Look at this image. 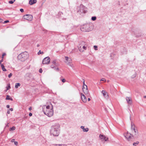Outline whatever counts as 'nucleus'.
<instances>
[{"label": "nucleus", "mask_w": 146, "mask_h": 146, "mask_svg": "<svg viewBox=\"0 0 146 146\" xmlns=\"http://www.w3.org/2000/svg\"><path fill=\"white\" fill-rule=\"evenodd\" d=\"M60 125L55 124L52 126L50 130V134L54 136H58L60 133Z\"/></svg>", "instance_id": "nucleus-1"}, {"label": "nucleus", "mask_w": 146, "mask_h": 146, "mask_svg": "<svg viewBox=\"0 0 146 146\" xmlns=\"http://www.w3.org/2000/svg\"><path fill=\"white\" fill-rule=\"evenodd\" d=\"M28 54L26 52L22 53L18 55V59L21 61H24L28 57Z\"/></svg>", "instance_id": "nucleus-2"}, {"label": "nucleus", "mask_w": 146, "mask_h": 146, "mask_svg": "<svg viewBox=\"0 0 146 146\" xmlns=\"http://www.w3.org/2000/svg\"><path fill=\"white\" fill-rule=\"evenodd\" d=\"M86 8L82 5H80L78 8L77 12L82 15L86 13Z\"/></svg>", "instance_id": "nucleus-3"}, {"label": "nucleus", "mask_w": 146, "mask_h": 146, "mask_svg": "<svg viewBox=\"0 0 146 146\" xmlns=\"http://www.w3.org/2000/svg\"><path fill=\"white\" fill-rule=\"evenodd\" d=\"M44 113L45 115H47L48 117H50L53 114V109L48 110H44Z\"/></svg>", "instance_id": "nucleus-4"}, {"label": "nucleus", "mask_w": 146, "mask_h": 146, "mask_svg": "<svg viewBox=\"0 0 146 146\" xmlns=\"http://www.w3.org/2000/svg\"><path fill=\"white\" fill-rule=\"evenodd\" d=\"M43 111L44 112V110H48L51 109H53V106L50 103L49 105L47 106H42Z\"/></svg>", "instance_id": "nucleus-5"}, {"label": "nucleus", "mask_w": 146, "mask_h": 146, "mask_svg": "<svg viewBox=\"0 0 146 146\" xmlns=\"http://www.w3.org/2000/svg\"><path fill=\"white\" fill-rule=\"evenodd\" d=\"M124 135L126 139H127V140L129 141H132V137H131V135H132L130 133H128V132L125 133L124 134Z\"/></svg>", "instance_id": "nucleus-6"}, {"label": "nucleus", "mask_w": 146, "mask_h": 146, "mask_svg": "<svg viewBox=\"0 0 146 146\" xmlns=\"http://www.w3.org/2000/svg\"><path fill=\"white\" fill-rule=\"evenodd\" d=\"M50 59L49 57H45L43 60L42 64H49L50 63Z\"/></svg>", "instance_id": "nucleus-7"}, {"label": "nucleus", "mask_w": 146, "mask_h": 146, "mask_svg": "<svg viewBox=\"0 0 146 146\" xmlns=\"http://www.w3.org/2000/svg\"><path fill=\"white\" fill-rule=\"evenodd\" d=\"M33 16L30 14H27L23 16V18L28 21H31L33 19Z\"/></svg>", "instance_id": "nucleus-8"}, {"label": "nucleus", "mask_w": 146, "mask_h": 146, "mask_svg": "<svg viewBox=\"0 0 146 146\" xmlns=\"http://www.w3.org/2000/svg\"><path fill=\"white\" fill-rule=\"evenodd\" d=\"M132 136L134 137L135 138H137L138 137V133L137 129H136L132 131Z\"/></svg>", "instance_id": "nucleus-9"}, {"label": "nucleus", "mask_w": 146, "mask_h": 146, "mask_svg": "<svg viewBox=\"0 0 146 146\" xmlns=\"http://www.w3.org/2000/svg\"><path fill=\"white\" fill-rule=\"evenodd\" d=\"M99 137L102 141H108V138L103 135L100 134L99 135Z\"/></svg>", "instance_id": "nucleus-10"}, {"label": "nucleus", "mask_w": 146, "mask_h": 146, "mask_svg": "<svg viewBox=\"0 0 146 146\" xmlns=\"http://www.w3.org/2000/svg\"><path fill=\"white\" fill-rule=\"evenodd\" d=\"M81 98L82 101L84 103L86 102L87 101V99L85 96L82 93H81Z\"/></svg>", "instance_id": "nucleus-11"}, {"label": "nucleus", "mask_w": 146, "mask_h": 146, "mask_svg": "<svg viewBox=\"0 0 146 146\" xmlns=\"http://www.w3.org/2000/svg\"><path fill=\"white\" fill-rule=\"evenodd\" d=\"M88 25L86 26H84L83 27H81L80 28V29L82 31L84 32L89 31V30L88 29H85L86 28L88 27Z\"/></svg>", "instance_id": "nucleus-12"}, {"label": "nucleus", "mask_w": 146, "mask_h": 146, "mask_svg": "<svg viewBox=\"0 0 146 146\" xmlns=\"http://www.w3.org/2000/svg\"><path fill=\"white\" fill-rule=\"evenodd\" d=\"M65 60L66 61V63H70L71 62V58L67 56H65Z\"/></svg>", "instance_id": "nucleus-13"}, {"label": "nucleus", "mask_w": 146, "mask_h": 146, "mask_svg": "<svg viewBox=\"0 0 146 146\" xmlns=\"http://www.w3.org/2000/svg\"><path fill=\"white\" fill-rule=\"evenodd\" d=\"M86 89H83V91L84 94H87L88 93V89L87 86H85Z\"/></svg>", "instance_id": "nucleus-14"}, {"label": "nucleus", "mask_w": 146, "mask_h": 146, "mask_svg": "<svg viewBox=\"0 0 146 146\" xmlns=\"http://www.w3.org/2000/svg\"><path fill=\"white\" fill-rule=\"evenodd\" d=\"M126 100L129 104H131L132 102L131 99L130 98L127 97L126 98Z\"/></svg>", "instance_id": "nucleus-15"}, {"label": "nucleus", "mask_w": 146, "mask_h": 146, "mask_svg": "<svg viewBox=\"0 0 146 146\" xmlns=\"http://www.w3.org/2000/svg\"><path fill=\"white\" fill-rule=\"evenodd\" d=\"M36 0H30L29 1V4L31 5H32L36 3Z\"/></svg>", "instance_id": "nucleus-16"}, {"label": "nucleus", "mask_w": 146, "mask_h": 146, "mask_svg": "<svg viewBox=\"0 0 146 146\" xmlns=\"http://www.w3.org/2000/svg\"><path fill=\"white\" fill-rule=\"evenodd\" d=\"M81 128L83 129V131L84 132H87L89 130V129L88 128H84V127L82 126H81Z\"/></svg>", "instance_id": "nucleus-17"}, {"label": "nucleus", "mask_w": 146, "mask_h": 146, "mask_svg": "<svg viewBox=\"0 0 146 146\" xmlns=\"http://www.w3.org/2000/svg\"><path fill=\"white\" fill-rule=\"evenodd\" d=\"M102 93L103 94L104 96L106 98L108 97V95L107 92L104 90H102Z\"/></svg>", "instance_id": "nucleus-18"}, {"label": "nucleus", "mask_w": 146, "mask_h": 146, "mask_svg": "<svg viewBox=\"0 0 146 146\" xmlns=\"http://www.w3.org/2000/svg\"><path fill=\"white\" fill-rule=\"evenodd\" d=\"M131 129L132 131L136 129L135 128V126L134 124L132 123H131Z\"/></svg>", "instance_id": "nucleus-19"}, {"label": "nucleus", "mask_w": 146, "mask_h": 146, "mask_svg": "<svg viewBox=\"0 0 146 146\" xmlns=\"http://www.w3.org/2000/svg\"><path fill=\"white\" fill-rule=\"evenodd\" d=\"M6 100H10L11 101H13V99L12 98H10V96H9L8 95H7V96L6 98Z\"/></svg>", "instance_id": "nucleus-20"}, {"label": "nucleus", "mask_w": 146, "mask_h": 146, "mask_svg": "<svg viewBox=\"0 0 146 146\" xmlns=\"http://www.w3.org/2000/svg\"><path fill=\"white\" fill-rule=\"evenodd\" d=\"M54 146H67L66 144H56L54 145Z\"/></svg>", "instance_id": "nucleus-21"}, {"label": "nucleus", "mask_w": 146, "mask_h": 146, "mask_svg": "<svg viewBox=\"0 0 146 146\" xmlns=\"http://www.w3.org/2000/svg\"><path fill=\"white\" fill-rule=\"evenodd\" d=\"M1 65L3 70L4 71H6L7 70L5 68L4 65L3 64H1Z\"/></svg>", "instance_id": "nucleus-22"}, {"label": "nucleus", "mask_w": 146, "mask_h": 146, "mask_svg": "<svg viewBox=\"0 0 146 146\" xmlns=\"http://www.w3.org/2000/svg\"><path fill=\"white\" fill-rule=\"evenodd\" d=\"M52 63L53 64H54L55 66H58V64L56 63V60H54L52 62Z\"/></svg>", "instance_id": "nucleus-23"}, {"label": "nucleus", "mask_w": 146, "mask_h": 146, "mask_svg": "<svg viewBox=\"0 0 146 146\" xmlns=\"http://www.w3.org/2000/svg\"><path fill=\"white\" fill-rule=\"evenodd\" d=\"M21 86V84L19 83H16L15 85V88H18L19 86Z\"/></svg>", "instance_id": "nucleus-24"}, {"label": "nucleus", "mask_w": 146, "mask_h": 146, "mask_svg": "<svg viewBox=\"0 0 146 146\" xmlns=\"http://www.w3.org/2000/svg\"><path fill=\"white\" fill-rule=\"evenodd\" d=\"M15 129V126H13L12 127L10 128V131L14 130Z\"/></svg>", "instance_id": "nucleus-25"}, {"label": "nucleus", "mask_w": 146, "mask_h": 146, "mask_svg": "<svg viewBox=\"0 0 146 146\" xmlns=\"http://www.w3.org/2000/svg\"><path fill=\"white\" fill-rule=\"evenodd\" d=\"M6 88H7V89H6V91H7V90H9L10 88H11V87H10V85L9 84L8 85V86H7L6 87Z\"/></svg>", "instance_id": "nucleus-26"}, {"label": "nucleus", "mask_w": 146, "mask_h": 146, "mask_svg": "<svg viewBox=\"0 0 146 146\" xmlns=\"http://www.w3.org/2000/svg\"><path fill=\"white\" fill-rule=\"evenodd\" d=\"M96 17H92V20L93 21H94L96 20Z\"/></svg>", "instance_id": "nucleus-27"}, {"label": "nucleus", "mask_w": 146, "mask_h": 146, "mask_svg": "<svg viewBox=\"0 0 146 146\" xmlns=\"http://www.w3.org/2000/svg\"><path fill=\"white\" fill-rule=\"evenodd\" d=\"M43 53V52H41L40 50L38 53V55H39L40 54H42Z\"/></svg>", "instance_id": "nucleus-28"}, {"label": "nucleus", "mask_w": 146, "mask_h": 146, "mask_svg": "<svg viewBox=\"0 0 146 146\" xmlns=\"http://www.w3.org/2000/svg\"><path fill=\"white\" fill-rule=\"evenodd\" d=\"M15 1V0H14V1H9V3L10 4H13L14 2Z\"/></svg>", "instance_id": "nucleus-29"}, {"label": "nucleus", "mask_w": 146, "mask_h": 146, "mask_svg": "<svg viewBox=\"0 0 146 146\" xmlns=\"http://www.w3.org/2000/svg\"><path fill=\"white\" fill-rule=\"evenodd\" d=\"M139 143V141H137L136 142H135L133 143V145H135V144H138Z\"/></svg>", "instance_id": "nucleus-30"}, {"label": "nucleus", "mask_w": 146, "mask_h": 146, "mask_svg": "<svg viewBox=\"0 0 146 146\" xmlns=\"http://www.w3.org/2000/svg\"><path fill=\"white\" fill-rule=\"evenodd\" d=\"M94 47L95 50H98V46H94Z\"/></svg>", "instance_id": "nucleus-31"}, {"label": "nucleus", "mask_w": 146, "mask_h": 146, "mask_svg": "<svg viewBox=\"0 0 146 146\" xmlns=\"http://www.w3.org/2000/svg\"><path fill=\"white\" fill-rule=\"evenodd\" d=\"M9 22V21L6 20V21H4V22H3L2 23H7Z\"/></svg>", "instance_id": "nucleus-32"}, {"label": "nucleus", "mask_w": 146, "mask_h": 146, "mask_svg": "<svg viewBox=\"0 0 146 146\" xmlns=\"http://www.w3.org/2000/svg\"><path fill=\"white\" fill-rule=\"evenodd\" d=\"M55 65H54V64H52V65H51L50 66V67L51 68H55V66H54Z\"/></svg>", "instance_id": "nucleus-33"}, {"label": "nucleus", "mask_w": 146, "mask_h": 146, "mask_svg": "<svg viewBox=\"0 0 146 146\" xmlns=\"http://www.w3.org/2000/svg\"><path fill=\"white\" fill-rule=\"evenodd\" d=\"M12 75V74L11 73H10L9 75H8V77L9 78H10L11 76Z\"/></svg>", "instance_id": "nucleus-34"}, {"label": "nucleus", "mask_w": 146, "mask_h": 146, "mask_svg": "<svg viewBox=\"0 0 146 146\" xmlns=\"http://www.w3.org/2000/svg\"><path fill=\"white\" fill-rule=\"evenodd\" d=\"M6 55V54L5 53H3L2 54V58L3 59L4 58V56L5 55Z\"/></svg>", "instance_id": "nucleus-35"}, {"label": "nucleus", "mask_w": 146, "mask_h": 146, "mask_svg": "<svg viewBox=\"0 0 146 146\" xmlns=\"http://www.w3.org/2000/svg\"><path fill=\"white\" fill-rule=\"evenodd\" d=\"M68 65L69 66H71L72 67L73 65V64L70 63H68Z\"/></svg>", "instance_id": "nucleus-36"}, {"label": "nucleus", "mask_w": 146, "mask_h": 146, "mask_svg": "<svg viewBox=\"0 0 146 146\" xmlns=\"http://www.w3.org/2000/svg\"><path fill=\"white\" fill-rule=\"evenodd\" d=\"M82 48L86 50V47L85 46H83Z\"/></svg>", "instance_id": "nucleus-37"}, {"label": "nucleus", "mask_w": 146, "mask_h": 146, "mask_svg": "<svg viewBox=\"0 0 146 146\" xmlns=\"http://www.w3.org/2000/svg\"><path fill=\"white\" fill-rule=\"evenodd\" d=\"M14 144L16 145H17L18 144V143L17 141H15L14 142Z\"/></svg>", "instance_id": "nucleus-38"}, {"label": "nucleus", "mask_w": 146, "mask_h": 146, "mask_svg": "<svg viewBox=\"0 0 146 146\" xmlns=\"http://www.w3.org/2000/svg\"><path fill=\"white\" fill-rule=\"evenodd\" d=\"M42 72V68H40L39 70V72L40 73H41Z\"/></svg>", "instance_id": "nucleus-39"}, {"label": "nucleus", "mask_w": 146, "mask_h": 146, "mask_svg": "<svg viewBox=\"0 0 146 146\" xmlns=\"http://www.w3.org/2000/svg\"><path fill=\"white\" fill-rule=\"evenodd\" d=\"M61 80L62 81V82L63 83L65 82L66 81V80L64 79H63L62 80Z\"/></svg>", "instance_id": "nucleus-40"}, {"label": "nucleus", "mask_w": 146, "mask_h": 146, "mask_svg": "<svg viewBox=\"0 0 146 146\" xmlns=\"http://www.w3.org/2000/svg\"><path fill=\"white\" fill-rule=\"evenodd\" d=\"M85 86H87L86 85H83V88H82L83 90V89H86Z\"/></svg>", "instance_id": "nucleus-41"}, {"label": "nucleus", "mask_w": 146, "mask_h": 146, "mask_svg": "<svg viewBox=\"0 0 146 146\" xmlns=\"http://www.w3.org/2000/svg\"><path fill=\"white\" fill-rule=\"evenodd\" d=\"M20 11L21 12H24V10L23 9H20Z\"/></svg>", "instance_id": "nucleus-42"}, {"label": "nucleus", "mask_w": 146, "mask_h": 146, "mask_svg": "<svg viewBox=\"0 0 146 146\" xmlns=\"http://www.w3.org/2000/svg\"><path fill=\"white\" fill-rule=\"evenodd\" d=\"M101 81H106L105 79L104 78H102L101 79Z\"/></svg>", "instance_id": "nucleus-43"}, {"label": "nucleus", "mask_w": 146, "mask_h": 146, "mask_svg": "<svg viewBox=\"0 0 146 146\" xmlns=\"http://www.w3.org/2000/svg\"><path fill=\"white\" fill-rule=\"evenodd\" d=\"M3 22V20L0 18V23H2V22Z\"/></svg>", "instance_id": "nucleus-44"}, {"label": "nucleus", "mask_w": 146, "mask_h": 146, "mask_svg": "<svg viewBox=\"0 0 146 146\" xmlns=\"http://www.w3.org/2000/svg\"><path fill=\"white\" fill-rule=\"evenodd\" d=\"M3 59H2L1 60H0V64H1V63L3 61Z\"/></svg>", "instance_id": "nucleus-45"}, {"label": "nucleus", "mask_w": 146, "mask_h": 146, "mask_svg": "<svg viewBox=\"0 0 146 146\" xmlns=\"http://www.w3.org/2000/svg\"><path fill=\"white\" fill-rule=\"evenodd\" d=\"M29 115L30 116H32V113H30L29 114Z\"/></svg>", "instance_id": "nucleus-46"}, {"label": "nucleus", "mask_w": 146, "mask_h": 146, "mask_svg": "<svg viewBox=\"0 0 146 146\" xmlns=\"http://www.w3.org/2000/svg\"><path fill=\"white\" fill-rule=\"evenodd\" d=\"M6 107L7 108H9L10 107V106L9 105H7Z\"/></svg>", "instance_id": "nucleus-47"}, {"label": "nucleus", "mask_w": 146, "mask_h": 146, "mask_svg": "<svg viewBox=\"0 0 146 146\" xmlns=\"http://www.w3.org/2000/svg\"><path fill=\"white\" fill-rule=\"evenodd\" d=\"M15 140V139H12L11 140V142H15L14 141Z\"/></svg>", "instance_id": "nucleus-48"}, {"label": "nucleus", "mask_w": 146, "mask_h": 146, "mask_svg": "<svg viewBox=\"0 0 146 146\" xmlns=\"http://www.w3.org/2000/svg\"><path fill=\"white\" fill-rule=\"evenodd\" d=\"M7 113H8V114H9L10 113V111H9V110H8L7 111Z\"/></svg>", "instance_id": "nucleus-49"}, {"label": "nucleus", "mask_w": 146, "mask_h": 146, "mask_svg": "<svg viewBox=\"0 0 146 146\" xmlns=\"http://www.w3.org/2000/svg\"><path fill=\"white\" fill-rule=\"evenodd\" d=\"M83 85H85L84 83L85 80L84 79H83Z\"/></svg>", "instance_id": "nucleus-50"}, {"label": "nucleus", "mask_w": 146, "mask_h": 146, "mask_svg": "<svg viewBox=\"0 0 146 146\" xmlns=\"http://www.w3.org/2000/svg\"><path fill=\"white\" fill-rule=\"evenodd\" d=\"M56 70L58 71L59 70V69L58 67H57V68H56Z\"/></svg>", "instance_id": "nucleus-51"}, {"label": "nucleus", "mask_w": 146, "mask_h": 146, "mask_svg": "<svg viewBox=\"0 0 146 146\" xmlns=\"http://www.w3.org/2000/svg\"><path fill=\"white\" fill-rule=\"evenodd\" d=\"M10 110L11 111H12L13 110V109L12 108H11L10 109Z\"/></svg>", "instance_id": "nucleus-52"}, {"label": "nucleus", "mask_w": 146, "mask_h": 146, "mask_svg": "<svg viewBox=\"0 0 146 146\" xmlns=\"http://www.w3.org/2000/svg\"><path fill=\"white\" fill-rule=\"evenodd\" d=\"M57 66H55V68H54L53 69L55 70H56V68H57Z\"/></svg>", "instance_id": "nucleus-53"}, {"label": "nucleus", "mask_w": 146, "mask_h": 146, "mask_svg": "<svg viewBox=\"0 0 146 146\" xmlns=\"http://www.w3.org/2000/svg\"><path fill=\"white\" fill-rule=\"evenodd\" d=\"M32 110V108L31 107H30L29 108V110Z\"/></svg>", "instance_id": "nucleus-54"}, {"label": "nucleus", "mask_w": 146, "mask_h": 146, "mask_svg": "<svg viewBox=\"0 0 146 146\" xmlns=\"http://www.w3.org/2000/svg\"><path fill=\"white\" fill-rule=\"evenodd\" d=\"M88 101H89L90 100V98H88Z\"/></svg>", "instance_id": "nucleus-55"}, {"label": "nucleus", "mask_w": 146, "mask_h": 146, "mask_svg": "<svg viewBox=\"0 0 146 146\" xmlns=\"http://www.w3.org/2000/svg\"><path fill=\"white\" fill-rule=\"evenodd\" d=\"M37 47L39 46V44H37Z\"/></svg>", "instance_id": "nucleus-56"}, {"label": "nucleus", "mask_w": 146, "mask_h": 146, "mask_svg": "<svg viewBox=\"0 0 146 146\" xmlns=\"http://www.w3.org/2000/svg\"><path fill=\"white\" fill-rule=\"evenodd\" d=\"M136 76V74L134 75V77H132V78H133L134 77H135Z\"/></svg>", "instance_id": "nucleus-57"}, {"label": "nucleus", "mask_w": 146, "mask_h": 146, "mask_svg": "<svg viewBox=\"0 0 146 146\" xmlns=\"http://www.w3.org/2000/svg\"><path fill=\"white\" fill-rule=\"evenodd\" d=\"M144 98H146V96H144Z\"/></svg>", "instance_id": "nucleus-58"}, {"label": "nucleus", "mask_w": 146, "mask_h": 146, "mask_svg": "<svg viewBox=\"0 0 146 146\" xmlns=\"http://www.w3.org/2000/svg\"><path fill=\"white\" fill-rule=\"evenodd\" d=\"M79 46H78V48H79V49H80V48H81V46H80L79 48Z\"/></svg>", "instance_id": "nucleus-59"}, {"label": "nucleus", "mask_w": 146, "mask_h": 146, "mask_svg": "<svg viewBox=\"0 0 146 146\" xmlns=\"http://www.w3.org/2000/svg\"><path fill=\"white\" fill-rule=\"evenodd\" d=\"M84 43V42H82V44H83V43Z\"/></svg>", "instance_id": "nucleus-60"}]
</instances>
